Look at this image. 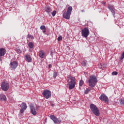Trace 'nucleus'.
I'll use <instances>...</instances> for the list:
<instances>
[{"mask_svg": "<svg viewBox=\"0 0 124 124\" xmlns=\"http://www.w3.org/2000/svg\"><path fill=\"white\" fill-rule=\"evenodd\" d=\"M68 78L69 90H72L75 88V86L76 85V78H75V77L71 76H68Z\"/></svg>", "mask_w": 124, "mask_h": 124, "instance_id": "f257e3e1", "label": "nucleus"}, {"mask_svg": "<svg viewBox=\"0 0 124 124\" xmlns=\"http://www.w3.org/2000/svg\"><path fill=\"white\" fill-rule=\"evenodd\" d=\"M97 78L95 76H91L89 78L88 83L89 86L92 88L95 87L96 83H97Z\"/></svg>", "mask_w": 124, "mask_h": 124, "instance_id": "f03ea898", "label": "nucleus"}, {"mask_svg": "<svg viewBox=\"0 0 124 124\" xmlns=\"http://www.w3.org/2000/svg\"><path fill=\"white\" fill-rule=\"evenodd\" d=\"M90 109L95 116H96L97 117L100 116V112H99V109H98V108L95 106V105L91 104L90 105Z\"/></svg>", "mask_w": 124, "mask_h": 124, "instance_id": "7ed1b4c3", "label": "nucleus"}, {"mask_svg": "<svg viewBox=\"0 0 124 124\" xmlns=\"http://www.w3.org/2000/svg\"><path fill=\"white\" fill-rule=\"evenodd\" d=\"M72 7L69 6L67 9V11L64 12L63 14V17L66 20H69L70 19V15H71V12H72Z\"/></svg>", "mask_w": 124, "mask_h": 124, "instance_id": "20e7f679", "label": "nucleus"}, {"mask_svg": "<svg viewBox=\"0 0 124 124\" xmlns=\"http://www.w3.org/2000/svg\"><path fill=\"white\" fill-rule=\"evenodd\" d=\"M42 94L45 98H46V99H48L49 97H51L52 95V93L51 92V91L49 90H45L42 93Z\"/></svg>", "mask_w": 124, "mask_h": 124, "instance_id": "39448f33", "label": "nucleus"}, {"mask_svg": "<svg viewBox=\"0 0 124 124\" xmlns=\"http://www.w3.org/2000/svg\"><path fill=\"white\" fill-rule=\"evenodd\" d=\"M90 34V30L88 28H85L83 30L81 31V35L83 37L87 38L89 35Z\"/></svg>", "mask_w": 124, "mask_h": 124, "instance_id": "423d86ee", "label": "nucleus"}, {"mask_svg": "<svg viewBox=\"0 0 124 124\" xmlns=\"http://www.w3.org/2000/svg\"><path fill=\"white\" fill-rule=\"evenodd\" d=\"M1 88L4 92H7L9 90V84L7 82H3L1 84Z\"/></svg>", "mask_w": 124, "mask_h": 124, "instance_id": "0eeeda50", "label": "nucleus"}, {"mask_svg": "<svg viewBox=\"0 0 124 124\" xmlns=\"http://www.w3.org/2000/svg\"><path fill=\"white\" fill-rule=\"evenodd\" d=\"M100 100L102 101H105V102H107L108 103L109 102V99H108V97L106 96L105 94H102L99 97Z\"/></svg>", "mask_w": 124, "mask_h": 124, "instance_id": "6e6552de", "label": "nucleus"}, {"mask_svg": "<svg viewBox=\"0 0 124 124\" xmlns=\"http://www.w3.org/2000/svg\"><path fill=\"white\" fill-rule=\"evenodd\" d=\"M50 118L53 121L54 124H61V123H62V121L61 120H59L53 115H50Z\"/></svg>", "mask_w": 124, "mask_h": 124, "instance_id": "1a4fd4ad", "label": "nucleus"}, {"mask_svg": "<svg viewBox=\"0 0 124 124\" xmlns=\"http://www.w3.org/2000/svg\"><path fill=\"white\" fill-rule=\"evenodd\" d=\"M10 66L11 68V69L12 70H14L17 68V66H18V63L16 61L11 62L10 63Z\"/></svg>", "mask_w": 124, "mask_h": 124, "instance_id": "9d476101", "label": "nucleus"}, {"mask_svg": "<svg viewBox=\"0 0 124 124\" xmlns=\"http://www.w3.org/2000/svg\"><path fill=\"white\" fill-rule=\"evenodd\" d=\"M30 111L32 115H35L36 114H37V112H36V110H35V108H34V107L32 105H31L30 106Z\"/></svg>", "mask_w": 124, "mask_h": 124, "instance_id": "9b49d317", "label": "nucleus"}, {"mask_svg": "<svg viewBox=\"0 0 124 124\" xmlns=\"http://www.w3.org/2000/svg\"><path fill=\"white\" fill-rule=\"evenodd\" d=\"M45 11L46 12V13H47V14H48V15H50L51 12L52 11V8L48 5H46L45 8Z\"/></svg>", "mask_w": 124, "mask_h": 124, "instance_id": "f8f14e48", "label": "nucleus"}, {"mask_svg": "<svg viewBox=\"0 0 124 124\" xmlns=\"http://www.w3.org/2000/svg\"><path fill=\"white\" fill-rule=\"evenodd\" d=\"M24 59L27 62H31V57L30 54H27L25 55Z\"/></svg>", "mask_w": 124, "mask_h": 124, "instance_id": "ddd939ff", "label": "nucleus"}, {"mask_svg": "<svg viewBox=\"0 0 124 124\" xmlns=\"http://www.w3.org/2000/svg\"><path fill=\"white\" fill-rule=\"evenodd\" d=\"M6 54V50L4 48H0V57H2Z\"/></svg>", "mask_w": 124, "mask_h": 124, "instance_id": "4468645a", "label": "nucleus"}, {"mask_svg": "<svg viewBox=\"0 0 124 124\" xmlns=\"http://www.w3.org/2000/svg\"><path fill=\"white\" fill-rule=\"evenodd\" d=\"M108 9L111 11V13L112 14V15L114 17H115V8H114V6H109L108 7Z\"/></svg>", "mask_w": 124, "mask_h": 124, "instance_id": "2eb2a0df", "label": "nucleus"}, {"mask_svg": "<svg viewBox=\"0 0 124 124\" xmlns=\"http://www.w3.org/2000/svg\"><path fill=\"white\" fill-rule=\"evenodd\" d=\"M20 107L21 109H23L24 110H26L27 108H28V106H27V104L25 102H22L20 105Z\"/></svg>", "mask_w": 124, "mask_h": 124, "instance_id": "dca6fc26", "label": "nucleus"}, {"mask_svg": "<svg viewBox=\"0 0 124 124\" xmlns=\"http://www.w3.org/2000/svg\"><path fill=\"white\" fill-rule=\"evenodd\" d=\"M39 57L41 58V59H43L45 57V52L43 50H41L39 53Z\"/></svg>", "mask_w": 124, "mask_h": 124, "instance_id": "f3484780", "label": "nucleus"}, {"mask_svg": "<svg viewBox=\"0 0 124 124\" xmlns=\"http://www.w3.org/2000/svg\"><path fill=\"white\" fill-rule=\"evenodd\" d=\"M0 100L2 101H6V96L3 94H0Z\"/></svg>", "mask_w": 124, "mask_h": 124, "instance_id": "a211bd4d", "label": "nucleus"}, {"mask_svg": "<svg viewBox=\"0 0 124 124\" xmlns=\"http://www.w3.org/2000/svg\"><path fill=\"white\" fill-rule=\"evenodd\" d=\"M28 46L30 49H32L33 48V46H34V45L33 44V43L32 42H30L28 44Z\"/></svg>", "mask_w": 124, "mask_h": 124, "instance_id": "6ab92c4d", "label": "nucleus"}, {"mask_svg": "<svg viewBox=\"0 0 124 124\" xmlns=\"http://www.w3.org/2000/svg\"><path fill=\"white\" fill-rule=\"evenodd\" d=\"M81 64L82 66H87V65H88V63L87 62V61L84 60L82 61L81 62Z\"/></svg>", "mask_w": 124, "mask_h": 124, "instance_id": "aec40b11", "label": "nucleus"}, {"mask_svg": "<svg viewBox=\"0 0 124 124\" xmlns=\"http://www.w3.org/2000/svg\"><path fill=\"white\" fill-rule=\"evenodd\" d=\"M57 76H58V72H57L56 71H54L53 72V78L56 79Z\"/></svg>", "mask_w": 124, "mask_h": 124, "instance_id": "412c9836", "label": "nucleus"}, {"mask_svg": "<svg viewBox=\"0 0 124 124\" xmlns=\"http://www.w3.org/2000/svg\"><path fill=\"white\" fill-rule=\"evenodd\" d=\"M119 102L121 105H124V99H120Z\"/></svg>", "mask_w": 124, "mask_h": 124, "instance_id": "4be33fe9", "label": "nucleus"}, {"mask_svg": "<svg viewBox=\"0 0 124 124\" xmlns=\"http://www.w3.org/2000/svg\"><path fill=\"white\" fill-rule=\"evenodd\" d=\"M90 91L91 89L88 88L85 91L84 93H85V94H88V93H90Z\"/></svg>", "mask_w": 124, "mask_h": 124, "instance_id": "5701e85b", "label": "nucleus"}, {"mask_svg": "<svg viewBox=\"0 0 124 124\" xmlns=\"http://www.w3.org/2000/svg\"><path fill=\"white\" fill-rule=\"evenodd\" d=\"M16 53H17L19 55H20V54H22V50H21V49H16Z\"/></svg>", "mask_w": 124, "mask_h": 124, "instance_id": "b1692460", "label": "nucleus"}, {"mask_svg": "<svg viewBox=\"0 0 124 124\" xmlns=\"http://www.w3.org/2000/svg\"><path fill=\"white\" fill-rule=\"evenodd\" d=\"M51 14H52L53 17H55V16H56V14H57V11H53L51 13Z\"/></svg>", "mask_w": 124, "mask_h": 124, "instance_id": "393cba45", "label": "nucleus"}, {"mask_svg": "<svg viewBox=\"0 0 124 124\" xmlns=\"http://www.w3.org/2000/svg\"><path fill=\"white\" fill-rule=\"evenodd\" d=\"M40 30H41L42 31H43V30H46V27L44 25H42L40 27Z\"/></svg>", "mask_w": 124, "mask_h": 124, "instance_id": "a878e982", "label": "nucleus"}, {"mask_svg": "<svg viewBox=\"0 0 124 124\" xmlns=\"http://www.w3.org/2000/svg\"><path fill=\"white\" fill-rule=\"evenodd\" d=\"M27 37L28 38H31V39H33L34 38L33 36L29 34L28 35Z\"/></svg>", "mask_w": 124, "mask_h": 124, "instance_id": "bb28decb", "label": "nucleus"}, {"mask_svg": "<svg viewBox=\"0 0 124 124\" xmlns=\"http://www.w3.org/2000/svg\"><path fill=\"white\" fill-rule=\"evenodd\" d=\"M124 59V52H123V53L121 55V57L120 58V60L121 61L123 60Z\"/></svg>", "mask_w": 124, "mask_h": 124, "instance_id": "cd10ccee", "label": "nucleus"}, {"mask_svg": "<svg viewBox=\"0 0 124 124\" xmlns=\"http://www.w3.org/2000/svg\"><path fill=\"white\" fill-rule=\"evenodd\" d=\"M83 84H84V81H83L82 80H80L79 81V87H82Z\"/></svg>", "mask_w": 124, "mask_h": 124, "instance_id": "c85d7f7f", "label": "nucleus"}, {"mask_svg": "<svg viewBox=\"0 0 124 124\" xmlns=\"http://www.w3.org/2000/svg\"><path fill=\"white\" fill-rule=\"evenodd\" d=\"M57 40H58V41H61L62 40V36L58 37Z\"/></svg>", "mask_w": 124, "mask_h": 124, "instance_id": "c756f323", "label": "nucleus"}, {"mask_svg": "<svg viewBox=\"0 0 124 124\" xmlns=\"http://www.w3.org/2000/svg\"><path fill=\"white\" fill-rule=\"evenodd\" d=\"M112 75H118V72L114 71L112 73Z\"/></svg>", "mask_w": 124, "mask_h": 124, "instance_id": "7c9ffc66", "label": "nucleus"}, {"mask_svg": "<svg viewBox=\"0 0 124 124\" xmlns=\"http://www.w3.org/2000/svg\"><path fill=\"white\" fill-rule=\"evenodd\" d=\"M25 109H24L23 108H21L20 109V112L21 113V114H23V113H24V112H25Z\"/></svg>", "mask_w": 124, "mask_h": 124, "instance_id": "2f4dec72", "label": "nucleus"}, {"mask_svg": "<svg viewBox=\"0 0 124 124\" xmlns=\"http://www.w3.org/2000/svg\"><path fill=\"white\" fill-rule=\"evenodd\" d=\"M42 31H43V33H45V32H46V29H44L42 30Z\"/></svg>", "mask_w": 124, "mask_h": 124, "instance_id": "473e14b6", "label": "nucleus"}, {"mask_svg": "<svg viewBox=\"0 0 124 124\" xmlns=\"http://www.w3.org/2000/svg\"><path fill=\"white\" fill-rule=\"evenodd\" d=\"M51 66H52V65H51V64H49L48 65V67H49V68H51Z\"/></svg>", "mask_w": 124, "mask_h": 124, "instance_id": "72a5a7b5", "label": "nucleus"}, {"mask_svg": "<svg viewBox=\"0 0 124 124\" xmlns=\"http://www.w3.org/2000/svg\"><path fill=\"white\" fill-rule=\"evenodd\" d=\"M51 106H52V107H54V106H55V104H52L51 105Z\"/></svg>", "mask_w": 124, "mask_h": 124, "instance_id": "f704fd0d", "label": "nucleus"}, {"mask_svg": "<svg viewBox=\"0 0 124 124\" xmlns=\"http://www.w3.org/2000/svg\"><path fill=\"white\" fill-rule=\"evenodd\" d=\"M81 12H82V13H83V12H85V10H81Z\"/></svg>", "mask_w": 124, "mask_h": 124, "instance_id": "c9c22d12", "label": "nucleus"}]
</instances>
